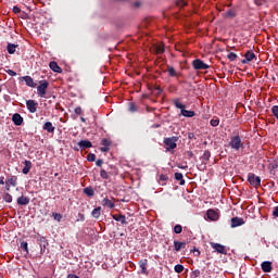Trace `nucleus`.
<instances>
[{
    "label": "nucleus",
    "instance_id": "ea45409f",
    "mask_svg": "<svg viewBox=\"0 0 278 278\" xmlns=\"http://www.w3.org/2000/svg\"><path fill=\"white\" fill-rule=\"evenodd\" d=\"M52 218H54V220H58V223H61L62 222V214L52 213Z\"/></svg>",
    "mask_w": 278,
    "mask_h": 278
},
{
    "label": "nucleus",
    "instance_id": "aec40b11",
    "mask_svg": "<svg viewBox=\"0 0 278 278\" xmlns=\"http://www.w3.org/2000/svg\"><path fill=\"white\" fill-rule=\"evenodd\" d=\"M49 66H50L51 71H53V73H62V67H60V65H58V62L51 61L49 63Z\"/></svg>",
    "mask_w": 278,
    "mask_h": 278
},
{
    "label": "nucleus",
    "instance_id": "052dcab7",
    "mask_svg": "<svg viewBox=\"0 0 278 278\" xmlns=\"http://www.w3.org/2000/svg\"><path fill=\"white\" fill-rule=\"evenodd\" d=\"M96 165H98V166H103V160L98 159V160L96 161Z\"/></svg>",
    "mask_w": 278,
    "mask_h": 278
},
{
    "label": "nucleus",
    "instance_id": "4468645a",
    "mask_svg": "<svg viewBox=\"0 0 278 278\" xmlns=\"http://www.w3.org/2000/svg\"><path fill=\"white\" fill-rule=\"evenodd\" d=\"M113 220L121 223L122 225H127V217L123 214H114L112 215Z\"/></svg>",
    "mask_w": 278,
    "mask_h": 278
},
{
    "label": "nucleus",
    "instance_id": "4be33fe9",
    "mask_svg": "<svg viewBox=\"0 0 278 278\" xmlns=\"http://www.w3.org/2000/svg\"><path fill=\"white\" fill-rule=\"evenodd\" d=\"M181 249H186V242L174 241V251H176V253H179Z\"/></svg>",
    "mask_w": 278,
    "mask_h": 278
},
{
    "label": "nucleus",
    "instance_id": "6ab92c4d",
    "mask_svg": "<svg viewBox=\"0 0 278 278\" xmlns=\"http://www.w3.org/2000/svg\"><path fill=\"white\" fill-rule=\"evenodd\" d=\"M16 49H18V45L16 43H8L7 51L10 55H14L16 53Z\"/></svg>",
    "mask_w": 278,
    "mask_h": 278
},
{
    "label": "nucleus",
    "instance_id": "680f3d73",
    "mask_svg": "<svg viewBox=\"0 0 278 278\" xmlns=\"http://www.w3.org/2000/svg\"><path fill=\"white\" fill-rule=\"evenodd\" d=\"M4 179H5V177H3V176L0 177V186H5Z\"/></svg>",
    "mask_w": 278,
    "mask_h": 278
},
{
    "label": "nucleus",
    "instance_id": "5fc2aeb1",
    "mask_svg": "<svg viewBox=\"0 0 278 278\" xmlns=\"http://www.w3.org/2000/svg\"><path fill=\"white\" fill-rule=\"evenodd\" d=\"M192 253H195V257H199V255H201V251H199V249L193 248V250H191Z\"/></svg>",
    "mask_w": 278,
    "mask_h": 278
},
{
    "label": "nucleus",
    "instance_id": "69168bd1",
    "mask_svg": "<svg viewBox=\"0 0 278 278\" xmlns=\"http://www.w3.org/2000/svg\"><path fill=\"white\" fill-rule=\"evenodd\" d=\"M10 186L11 185H8V182H5V190L10 191Z\"/></svg>",
    "mask_w": 278,
    "mask_h": 278
},
{
    "label": "nucleus",
    "instance_id": "2f4dec72",
    "mask_svg": "<svg viewBox=\"0 0 278 278\" xmlns=\"http://www.w3.org/2000/svg\"><path fill=\"white\" fill-rule=\"evenodd\" d=\"M155 53L157 54V55H162V53H164V46H162V45H160V46H156L155 48Z\"/></svg>",
    "mask_w": 278,
    "mask_h": 278
},
{
    "label": "nucleus",
    "instance_id": "7ed1b4c3",
    "mask_svg": "<svg viewBox=\"0 0 278 278\" xmlns=\"http://www.w3.org/2000/svg\"><path fill=\"white\" fill-rule=\"evenodd\" d=\"M179 141V137L173 136V137H167L163 140L166 151H173L177 147V142Z\"/></svg>",
    "mask_w": 278,
    "mask_h": 278
},
{
    "label": "nucleus",
    "instance_id": "f03ea898",
    "mask_svg": "<svg viewBox=\"0 0 278 278\" xmlns=\"http://www.w3.org/2000/svg\"><path fill=\"white\" fill-rule=\"evenodd\" d=\"M229 147L233 151H240V149L244 148V143L242 142V138L240 137V135H237L230 138Z\"/></svg>",
    "mask_w": 278,
    "mask_h": 278
},
{
    "label": "nucleus",
    "instance_id": "1a4fd4ad",
    "mask_svg": "<svg viewBox=\"0 0 278 278\" xmlns=\"http://www.w3.org/2000/svg\"><path fill=\"white\" fill-rule=\"evenodd\" d=\"M256 55L253 50H248L244 54V59L241 61L243 64H249L250 62H253L255 60Z\"/></svg>",
    "mask_w": 278,
    "mask_h": 278
},
{
    "label": "nucleus",
    "instance_id": "de8ad7c7",
    "mask_svg": "<svg viewBox=\"0 0 278 278\" xmlns=\"http://www.w3.org/2000/svg\"><path fill=\"white\" fill-rule=\"evenodd\" d=\"M254 1V3H255V5H265V3H266V0H253Z\"/></svg>",
    "mask_w": 278,
    "mask_h": 278
},
{
    "label": "nucleus",
    "instance_id": "3c124183",
    "mask_svg": "<svg viewBox=\"0 0 278 278\" xmlns=\"http://www.w3.org/2000/svg\"><path fill=\"white\" fill-rule=\"evenodd\" d=\"M7 73H8V75H10L11 77H16V72H14V70H8Z\"/></svg>",
    "mask_w": 278,
    "mask_h": 278
},
{
    "label": "nucleus",
    "instance_id": "774afa93",
    "mask_svg": "<svg viewBox=\"0 0 278 278\" xmlns=\"http://www.w3.org/2000/svg\"><path fill=\"white\" fill-rule=\"evenodd\" d=\"M81 123H86V119L84 117H80Z\"/></svg>",
    "mask_w": 278,
    "mask_h": 278
},
{
    "label": "nucleus",
    "instance_id": "338daca9",
    "mask_svg": "<svg viewBox=\"0 0 278 278\" xmlns=\"http://www.w3.org/2000/svg\"><path fill=\"white\" fill-rule=\"evenodd\" d=\"M39 241H40V242H46L45 237H40Z\"/></svg>",
    "mask_w": 278,
    "mask_h": 278
},
{
    "label": "nucleus",
    "instance_id": "f8f14e48",
    "mask_svg": "<svg viewBox=\"0 0 278 278\" xmlns=\"http://www.w3.org/2000/svg\"><path fill=\"white\" fill-rule=\"evenodd\" d=\"M263 273H273V263L270 261H265L261 264Z\"/></svg>",
    "mask_w": 278,
    "mask_h": 278
},
{
    "label": "nucleus",
    "instance_id": "603ef678",
    "mask_svg": "<svg viewBox=\"0 0 278 278\" xmlns=\"http://www.w3.org/2000/svg\"><path fill=\"white\" fill-rule=\"evenodd\" d=\"M160 181H168V176L162 174V175L160 176Z\"/></svg>",
    "mask_w": 278,
    "mask_h": 278
},
{
    "label": "nucleus",
    "instance_id": "49530a36",
    "mask_svg": "<svg viewBox=\"0 0 278 278\" xmlns=\"http://www.w3.org/2000/svg\"><path fill=\"white\" fill-rule=\"evenodd\" d=\"M84 220H86V216L81 213H78L77 223H84Z\"/></svg>",
    "mask_w": 278,
    "mask_h": 278
},
{
    "label": "nucleus",
    "instance_id": "2eb2a0df",
    "mask_svg": "<svg viewBox=\"0 0 278 278\" xmlns=\"http://www.w3.org/2000/svg\"><path fill=\"white\" fill-rule=\"evenodd\" d=\"M23 164H24V167L22 169L23 175H29V170H31V167L34 166L31 164V161L26 160L23 162Z\"/></svg>",
    "mask_w": 278,
    "mask_h": 278
},
{
    "label": "nucleus",
    "instance_id": "6e6552de",
    "mask_svg": "<svg viewBox=\"0 0 278 278\" xmlns=\"http://www.w3.org/2000/svg\"><path fill=\"white\" fill-rule=\"evenodd\" d=\"M210 244L212 249L216 251V253H220L222 255H227V249L225 248V245L220 243H214V242H211Z\"/></svg>",
    "mask_w": 278,
    "mask_h": 278
},
{
    "label": "nucleus",
    "instance_id": "13d9d810",
    "mask_svg": "<svg viewBox=\"0 0 278 278\" xmlns=\"http://www.w3.org/2000/svg\"><path fill=\"white\" fill-rule=\"evenodd\" d=\"M13 12H14V14H21V8L13 7Z\"/></svg>",
    "mask_w": 278,
    "mask_h": 278
},
{
    "label": "nucleus",
    "instance_id": "412c9836",
    "mask_svg": "<svg viewBox=\"0 0 278 278\" xmlns=\"http://www.w3.org/2000/svg\"><path fill=\"white\" fill-rule=\"evenodd\" d=\"M102 205L103 207H110V210H114V207H116V205L114 204V202H112V200L104 198L102 200Z\"/></svg>",
    "mask_w": 278,
    "mask_h": 278
},
{
    "label": "nucleus",
    "instance_id": "393cba45",
    "mask_svg": "<svg viewBox=\"0 0 278 278\" xmlns=\"http://www.w3.org/2000/svg\"><path fill=\"white\" fill-rule=\"evenodd\" d=\"M175 179H176V181H180L179 186H186V180L184 179V174L175 173Z\"/></svg>",
    "mask_w": 278,
    "mask_h": 278
},
{
    "label": "nucleus",
    "instance_id": "cd10ccee",
    "mask_svg": "<svg viewBox=\"0 0 278 278\" xmlns=\"http://www.w3.org/2000/svg\"><path fill=\"white\" fill-rule=\"evenodd\" d=\"M84 194L87 197H94V189L92 187H86L84 189Z\"/></svg>",
    "mask_w": 278,
    "mask_h": 278
},
{
    "label": "nucleus",
    "instance_id": "c03bdc74",
    "mask_svg": "<svg viewBox=\"0 0 278 278\" xmlns=\"http://www.w3.org/2000/svg\"><path fill=\"white\" fill-rule=\"evenodd\" d=\"M87 160L88 162H94L97 160V155H94L93 153H89L87 155Z\"/></svg>",
    "mask_w": 278,
    "mask_h": 278
},
{
    "label": "nucleus",
    "instance_id": "58836bf2",
    "mask_svg": "<svg viewBox=\"0 0 278 278\" xmlns=\"http://www.w3.org/2000/svg\"><path fill=\"white\" fill-rule=\"evenodd\" d=\"M181 231H184V227L181 225L177 224L174 227V233H181Z\"/></svg>",
    "mask_w": 278,
    "mask_h": 278
},
{
    "label": "nucleus",
    "instance_id": "a18cd8bd",
    "mask_svg": "<svg viewBox=\"0 0 278 278\" xmlns=\"http://www.w3.org/2000/svg\"><path fill=\"white\" fill-rule=\"evenodd\" d=\"M201 277V270L195 269L191 273V278Z\"/></svg>",
    "mask_w": 278,
    "mask_h": 278
},
{
    "label": "nucleus",
    "instance_id": "0e129e2a",
    "mask_svg": "<svg viewBox=\"0 0 278 278\" xmlns=\"http://www.w3.org/2000/svg\"><path fill=\"white\" fill-rule=\"evenodd\" d=\"M187 154L189 157H194V153H192V151H188Z\"/></svg>",
    "mask_w": 278,
    "mask_h": 278
},
{
    "label": "nucleus",
    "instance_id": "473e14b6",
    "mask_svg": "<svg viewBox=\"0 0 278 278\" xmlns=\"http://www.w3.org/2000/svg\"><path fill=\"white\" fill-rule=\"evenodd\" d=\"M129 112H138V105L134 102L128 103Z\"/></svg>",
    "mask_w": 278,
    "mask_h": 278
},
{
    "label": "nucleus",
    "instance_id": "c756f323",
    "mask_svg": "<svg viewBox=\"0 0 278 278\" xmlns=\"http://www.w3.org/2000/svg\"><path fill=\"white\" fill-rule=\"evenodd\" d=\"M5 184H8L9 186H16V177L12 176L10 178L7 179Z\"/></svg>",
    "mask_w": 278,
    "mask_h": 278
},
{
    "label": "nucleus",
    "instance_id": "4c0bfd02",
    "mask_svg": "<svg viewBox=\"0 0 278 278\" xmlns=\"http://www.w3.org/2000/svg\"><path fill=\"white\" fill-rule=\"evenodd\" d=\"M3 201H5V203H12V194L4 193Z\"/></svg>",
    "mask_w": 278,
    "mask_h": 278
},
{
    "label": "nucleus",
    "instance_id": "864d4df0",
    "mask_svg": "<svg viewBox=\"0 0 278 278\" xmlns=\"http://www.w3.org/2000/svg\"><path fill=\"white\" fill-rule=\"evenodd\" d=\"M192 253H195V257H199V255H201V251H199V249L193 248V250H191Z\"/></svg>",
    "mask_w": 278,
    "mask_h": 278
},
{
    "label": "nucleus",
    "instance_id": "9d476101",
    "mask_svg": "<svg viewBox=\"0 0 278 278\" xmlns=\"http://www.w3.org/2000/svg\"><path fill=\"white\" fill-rule=\"evenodd\" d=\"M230 223L231 229H236V227H242L244 225V219L242 217H232Z\"/></svg>",
    "mask_w": 278,
    "mask_h": 278
},
{
    "label": "nucleus",
    "instance_id": "ddd939ff",
    "mask_svg": "<svg viewBox=\"0 0 278 278\" xmlns=\"http://www.w3.org/2000/svg\"><path fill=\"white\" fill-rule=\"evenodd\" d=\"M78 147L80 151H85V149H92V142L90 140H80L78 142Z\"/></svg>",
    "mask_w": 278,
    "mask_h": 278
},
{
    "label": "nucleus",
    "instance_id": "bb28decb",
    "mask_svg": "<svg viewBox=\"0 0 278 278\" xmlns=\"http://www.w3.org/2000/svg\"><path fill=\"white\" fill-rule=\"evenodd\" d=\"M167 73L169 77H179V73H177V71H175V67L173 66L167 67Z\"/></svg>",
    "mask_w": 278,
    "mask_h": 278
},
{
    "label": "nucleus",
    "instance_id": "37998d69",
    "mask_svg": "<svg viewBox=\"0 0 278 278\" xmlns=\"http://www.w3.org/2000/svg\"><path fill=\"white\" fill-rule=\"evenodd\" d=\"M226 15L228 16V18H236V12L233 10H228L226 12Z\"/></svg>",
    "mask_w": 278,
    "mask_h": 278
},
{
    "label": "nucleus",
    "instance_id": "dca6fc26",
    "mask_svg": "<svg viewBox=\"0 0 278 278\" xmlns=\"http://www.w3.org/2000/svg\"><path fill=\"white\" fill-rule=\"evenodd\" d=\"M12 121L17 127H21V125H23V116H21V114L18 113L13 114Z\"/></svg>",
    "mask_w": 278,
    "mask_h": 278
},
{
    "label": "nucleus",
    "instance_id": "e433bc0d",
    "mask_svg": "<svg viewBox=\"0 0 278 278\" xmlns=\"http://www.w3.org/2000/svg\"><path fill=\"white\" fill-rule=\"evenodd\" d=\"M101 144L110 149V147H112V141L110 139H102Z\"/></svg>",
    "mask_w": 278,
    "mask_h": 278
},
{
    "label": "nucleus",
    "instance_id": "c9c22d12",
    "mask_svg": "<svg viewBox=\"0 0 278 278\" xmlns=\"http://www.w3.org/2000/svg\"><path fill=\"white\" fill-rule=\"evenodd\" d=\"M174 270H175V273H178V274L184 273V265H181V264L175 265Z\"/></svg>",
    "mask_w": 278,
    "mask_h": 278
},
{
    "label": "nucleus",
    "instance_id": "f3484780",
    "mask_svg": "<svg viewBox=\"0 0 278 278\" xmlns=\"http://www.w3.org/2000/svg\"><path fill=\"white\" fill-rule=\"evenodd\" d=\"M22 79L28 88H36L37 85L34 83V78H31V76H23Z\"/></svg>",
    "mask_w": 278,
    "mask_h": 278
},
{
    "label": "nucleus",
    "instance_id": "72a5a7b5",
    "mask_svg": "<svg viewBox=\"0 0 278 278\" xmlns=\"http://www.w3.org/2000/svg\"><path fill=\"white\" fill-rule=\"evenodd\" d=\"M210 157H212V152H210V150L204 151L202 155V160H205L206 162H208Z\"/></svg>",
    "mask_w": 278,
    "mask_h": 278
},
{
    "label": "nucleus",
    "instance_id": "b1692460",
    "mask_svg": "<svg viewBox=\"0 0 278 278\" xmlns=\"http://www.w3.org/2000/svg\"><path fill=\"white\" fill-rule=\"evenodd\" d=\"M17 205H29V198L21 195L20 198H17Z\"/></svg>",
    "mask_w": 278,
    "mask_h": 278
},
{
    "label": "nucleus",
    "instance_id": "f257e3e1",
    "mask_svg": "<svg viewBox=\"0 0 278 278\" xmlns=\"http://www.w3.org/2000/svg\"><path fill=\"white\" fill-rule=\"evenodd\" d=\"M173 103L175 108H177V110H180L181 116H185L186 118H192L197 116V113H194V111L186 110V105L182 104L178 98L174 99Z\"/></svg>",
    "mask_w": 278,
    "mask_h": 278
},
{
    "label": "nucleus",
    "instance_id": "4d7b16f0",
    "mask_svg": "<svg viewBox=\"0 0 278 278\" xmlns=\"http://www.w3.org/2000/svg\"><path fill=\"white\" fill-rule=\"evenodd\" d=\"M100 151L102 153H108V151H110V148H108L106 146H103L102 148H100Z\"/></svg>",
    "mask_w": 278,
    "mask_h": 278
},
{
    "label": "nucleus",
    "instance_id": "c85d7f7f",
    "mask_svg": "<svg viewBox=\"0 0 278 278\" xmlns=\"http://www.w3.org/2000/svg\"><path fill=\"white\" fill-rule=\"evenodd\" d=\"M227 59L229 60V62H236V60H238V54H236L235 52H229L227 54Z\"/></svg>",
    "mask_w": 278,
    "mask_h": 278
},
{
    "label": "nucleus",
    "instance_id": "a19ab883",
    "mask_svg": "<svg viewBox=\"0 0 278 278\" xmlns=\"http://www.w3.org/2000/svg\"><path fill=\"white\" fill-rule=\"evenodd\" d=\"M100 177L102 179H110V175H108V172L105 169L100 170Z\"/></svg>",
    "mask_w": 278,
    "mask_h": 278
},
{
    "label": "nucleus",
    "instance_id": "6e6d98bb",
    "mask_svg": "<svg viewBox=\"0 0 278 278\" xmlns=\"http://www.w3.org/2000/svg\"><path fill=\"white\" fill-rule=\"evenodd\" d=\"M188 138H189V140H197V137L194 136V132H189Z\"/></svg>",
    "mask_w": 278,
    "mask_h": 278
},
{
    "label": "nucleus",
    "instance_id": "a878e982",
    "mask_svg": "<svg viewBox=\"0 0 278 278\" xmlns=\"http://www.w3.org/2000/svg\"><path fill=\"white\" fill-rule=\"evenodd\" d=\"M91 216L93 218H100L101 217V206L93 208L91 212Z\"/></svg>",
    "mask_w": 278,
    "mask_h": 278
},
{
    "label": "nucleus",
    "instance_id": "423d86ee",
    "mask_svg": "<svg viewBox=\"0 0 278 278\" xmlns=\"http://www.w3.org/2000/svg\"><path fill=\"white\" fill-rule=\"evenodd\" d=\"M192 66H193L194 71H207V68H210V65H207L201 59L193 60L192 61Z\"/></svg>",
    "mask_w": 278,
    "mask_h": 278
},
{
    "label": "nucleus",
    "instance_id": "20e7f679",
    "mask_svg": "<svg viewBox=\"0 0 278 278\" xmlns=\"http://www.w3.org/2000/svg\"><path fill=\"white\" fill-rule=\"evenodd\" d=\"M248 181L250 186H253V188H260V186H262V178L256 176L254 173L248 174Z\"/></svg>",
    "mask_w": 278,
    "mask_h": 278
},
{
    "label": "nucleus",
    "instance_id": "09e8293b",
    "mask_svg": "<svg viewBox=\"0 0 278 278\" xmlns=\"http://www.w3.org/2000/svg\"><path fill=\"white\" fill-rule=\"evenodd\" d=\"M75 114H77L78 116H81L83 114V110H81V106H77L75 110H74Z\"/></svg>",
    "mask_w": 278,
    "mask_h": 278
},
{
    "label": "nucleus",
    "instance_id": "0eeeda50",
    "mask_svg": "<svg viewBox=\"0 0 278 278\" xmlns=\"http://www.w3.org/2000/svg\"><path fill=\"white\" fill-rule=\"evenodd\" d=\"M26 108L30 114H36V112H38V102L35 100H27Z\"/></svg>",
    "mask_w": 278,
    "mask_h": 278
},
{
    "label": "nucleus",
    "instance_id": "7c9ffc66",
    "mask_svg": "<svg viewBox=\"0 0 278 278\" xmlns=\"http://www.w3.org/2000/svg\"><path fill=\"white\" fill-rule=\"evenodd\" d=\"M176 5L178 8H186V5H188V0H176Z\"/></svg>",
    "mask_w": 278,
    "mask_h": 278
},
{
    "label": "nucleus",
    "instance_id": "5701e85b",
    "mask_svg": "<svg viewBox=\"0 0 278 278\" xmlns=\"http://www.w3.org/2000/svg\"><path fill=\"white\" fill-rule=\"evenodd\" d=\"M43 129H45V131H48V134H53V131H55V127L53 126V124L51 122H46L43 124Z\"/></svg>",
    "mask_w": 278,
    "mask_h": 278
},
{
    "label": "nucleus",
    "instance_id": "39448f33",
    "mask_svg": "<svg viewBox=\"0 0 278 278\" xmlns=\"http://www.w3.org/2000/svg\"><path fill=\"white\" fill-rule=\"evenodd\" d=\"M47 88H49V81L47 80H40L39 86H37V94L41 99L47 94Z\"/></svg>",
    "mask_w": 278,
    "mask_h": 278
},
{
    "label": "nucleus",
    "instance_id": "a211bd4d",
    "mask_svg": "<svg viewBox=\"0 0 278 278\" xmlns=\"http://www.w3.org/2000/svg\"><path fill=\"white\" fill-rule=\"evenodd\" d=\"M206 216L210 220H218V213L215 210L210 208L206 212Z\"/></svg>",
    "mask_w": 278,
    "mask_h": 278
},
{
    "label": "nucleus",
    "instance_id": "8fccbe9b",
    "mask_svg": "<svg viewBox=\"0 0 278 278\" xmlns=\"http://www.w3.org/2000/svg\"><path fill=\"white\" fill-rule=\"evenodd\" d=\"M270 167H271V170H277V168H278V161H274V162L270 164Z\"/></svg>",
    "mask_w": 278,
    "mask_h": 278
},
{
    "label": "nucleus",
    "instance_id": "f704fd0d",
    "mask_svg": "<svg viewBox=\"0 0 278 278\" xmlns=\"http://www.w3.org/2000/svg\"><path fill=\"white\" fill-rule=\"evenodd\" d=\"M21 250H22V251H25V253H29V248H28L27 241H23V242L21 243Z\"/></svg>",
    "mask_w": 278,
    "mask_h": 278
},
{
    "label": "nucleus",
    "instance_id": "9b49d317",
    "mask_svg": "<svg viewBox=\"0 0 278 278\" xmlns=\"http://www.w3.org/2000/svg\"><path fill=\"white\" fill-rule=\"evenodd\" d=\"M147 266H149V261L147 258L139 261V268L141 269V275H149Z\"/></svg>",
    "mask_w": 278,
    "mask_h": 278
},
{
    "label": "nucleus",
    "instance_id": "79ce46f5",
    "mask_svg": "<svg viewBox=\"0 0 278 278\" xmlns=\"http://www.w3.org/2000/svg\"><path fill=\"white\" fill-rule=\"evenodd\" d=\"M210 125H212V127H218V125H220V119H211Z\"/></svg>",
    "mask_w": 278,
    "mask_h": 278
},
{
    "label": "nucleus",
    "instance_id": "bf43d9fd",
    "mask_svg": "<svg viewBox=\"0 0 278 278\" xmlns=\"http://www.w3.org/2000/svg\"><path fill=\"white\" fill-rule=\"evenodd\" d=\"M273 216H275L276 218H278V206L274 207Z\"/></svg>",
    "mask_w": 278,
    "mask_h": 278
},
{
    "label": "nucleus",
    "instance_id": "e2e57ef3",
    "mask_svg": "<svg viewBox=\"0 0 278 278\" xmlns=\"http://www.w3.org/2000/svg\"><path fill=\"white\" fill-rule=\"evenodd\" d=\"M155 90H157L159 94H162V87L157 86V87H155Z\"/></svg>",
    "mask_w": 278,
    "mask_h": 278
}]
</instances>
